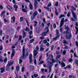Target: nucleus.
<instances>
[{
  "label": "nucleus",
  "instance_id": "obj_1",
  "mask_svg": "<svg viewBox=\"0 0 78 78\" xmlns=\"http://www.w3.org/2000/svg\"><path fill=\"white\" fill-rule=\"evenodd\" d=\"M64 18H63L60 21V23L59 27L60 28L59 29L61 33H62V29L61 27H62V26L64 25Z\"/></svg>",
  "mask_w": 78,
  "mask_h": 78
},
{
  "label": "nucleus",
  "instance_id": "obj_2",
  "mask_svg": "<svg viewBox=\"0 0 78 78\" xmlns=\"http://www.w3.org/2000/svg\"><path fill=\"white\" fill-rule=\"evenodd\" d=\"M36 50H34L33 52L34 54V58L36 57V56L37 54H38V51L39 49V48L38 47V46H37L35 48Z\"/></svg>",
  "mask_w": 78,
  "mask_h": 78
},
{
  "label": "nucleus",
  "instance_id": "obj_3",
  "mask_svg": "<svg viewBox=\"0 0 78 78\" xmlns=\"http://www.w3.org/2000/svg\"><path fill=\"white\" fill-rule=\"evenodd\" d=\"M13 63L14 62H13L9 63V61H8V63L6 67V70L7 71H9V67H10L12 64H13Z\"/></svg>",
  "mask_w": 78,
  "mask_h": 78
},
{
  "label": "nucleus",
  "instance_id": "obj_4",
  "mask_svg": "<svg viewBox=\"0 0 78 78\" xmlns=\"http://www.w3.org/2000/svg\"><path fill=\"white\" fill-rule=\"evenodd\" d=\"M66 38L67 39H70L72 38V34L71 33L68 32V33L66 35Z\"/></svg>",
  "mask_w": 78,
  "mask_h": 78
},
{
  "label": "nucleus",
  "instance_id": "obj_5",
  "mask_svg": "<svg viewBox=\"0 0 78 78\" xmlns=\"http://www.w3.org/2000/svg\"><path fill=\"white\" fill-rule=\"evenodd\" d=\"M71 12L72 13L73 16V17L75 19V20H77V17H76V14H75L74 12H73V11L72 9H71Z\"/></svg>",
  "mask_w": 78,
  "mask_h": 78
},
{
  "label": "nucleus",
  "instance_id": "obj_6",
  "mask_svg": "<svg viewBox=\"0 0 78 78\" xmlns=\"http://www.w3.org/2000/svg\"><path fill=\"white\" fill-rule=\"evenodd\" d=\"M51 56V57L52 58H51L50 60H51V61L52 62V63H55V62H56V60L53 59V55H49V57H50Z\"/></svg>",
  "mask_w": 78,
  "mask_h": 78
},
{
  "label": "nucleus",
  "instance_id": "obj_7",
  "mask_svg": "<svg viewBox=\"0 0 78 78\" xmlns=\"http://www.w3.org/2000/svg\"><path fill=\"white\" fill-rule=\"evenodd\" d=\"M34 4L35 9H36L37 7V5H38V3L37 2V0H34Z\"/></svg>",
  "mask_w": 78,
  "mask_h": 78
},
{
  "label": "nucleus",
  "instance_id": "obj_8",
  "mask_svg": "<svg viewBox=\"0 0 78 78\" xmlns=\"http://www.w3.org/2000/svg\"><path fill=\"white\" fill-rule=\"evenodd\" d=\"M75 25L76 26V27H75V28L76 30L75 34H77L78 33V27H78V23H77V22L76 23Z\"/></svg>",
  "mask_w": 78,
  "mask_h": 78
},
{
  "label": "nucleus",
  "instance_id": "obj_9",
  "mask_svg": "<svg viewBox=\"0 0 78 78\" xmlns=\"http://www.w3.org/2000/svg\"><path fill=\"white\" fill-rule=\"evenodd\" d=\"M5 66H4L2 68H0V70H1L0 73H3V72H5Z\"/></svg>",
  "mask_w": 78,
  "mask_h": 78
},
{
  "label": "nucleus",
  "instance_id": "obj_10",
  "mask_svg": "<svg viewBox=\"0 0 78 78\" xmlns=\"http://www.w3.org/2000/svg\"><path fill=\"white\" fill-rule=\"evenodd\" d=\"M13 7L14 8H15V11H16V12H17V8H18V6L16 5V3H15V4L14 5Z\"/></svg>",
  "mask_w": 78,
  "mask_h": 78
},
{
  "label": "nucleus",
  "instance_id": "obj_11",
  "mask_svg": "<svg viewBox=\"0 0 78 78\" xmlns=\"http://www.w3.org/2000/svg\"><path fill=\"white\" fill-rule=\"evenodd\" d=\"M29 60L30 62V63L33 61V60L32 59V54H30L29 55Z\"/></svg>",
  "mask_w": 78,
  "mask_h": 78
},
{
  "label": "nucleus",
  "instance_id": "obj_12",
  "mask_svg": "<svg viewBox=\"0 0 78 78\" xmlns=\"http://www.w3.org/2000/svg\"><path fill=\"white\" fill-rule=\"evenodd\" d=\"M42 46H43V44H41L40 45V50L41 51H44V48L42 47Z\"/></svg>",
  "mask_w": 78,
  "mask_h": 78
},
{
  "label": "nucleus",
  "instance_id": "obj_13",
  "mask_svg": "<svg viewBox=\"0 0 78 78\" xmlns=\"http://www.w3.org/2000/svg\"><path fill=\"white\" fill-rule=\"evenodd\" d=\"M12 53L11 54V58H12V57L14 56V53H15V51H14V49H12Z\"/></svg>",
  "mask_w": 78,
  "mask_h": 78
},
{
  "label": "nucleus",
  "instance_id": "obj_14",
  "mask_svg": "<svg viewBox=\"0 0 78 78\" xmlns=\"http://www.w3.org/2000/svg\"><path fill=\"white\" fill-rule=\"evenodd\" d=\"M40 31V29L39 28H36L35 29V31L37 33H39V31Z\"/></svg>",
  "mask_w": 78,
  "mask_h": 78
},
{
  "label": "nucleus",
  "instance_id": "obj_15",
  "mask_svg": "<svg viewBox=\"0 0 78 78\" xmlns=\"http://www.w3.org/2000/svg\"><path fill=\"white\" fill-rule=\"evenodd\" d=\"M22 33L23 34V38H24L26 36V33L24 30H22Z\"/></svg>",
  "mask_w": 78,
  "mask_h": 78
},
{
  "label": "nucleus",
  "instance_id": "obj_16",
  "mask_svg": "<svg viewBox=\"0 0 78 78\" xmlns=\"http://www.w3.org/2000/svg\"><path fill=\"white\" fill-rule=\"evenodd\" d=\"M30 5H29V8H30V10H33V5L31 3V2H30Z\"/></svg>",
  "mask_w": 78,
  "mask_h": 78
},
{
  "label": "nucleus",
  "instance_id": "obj_17",
  "mask_svg": "<svg viewBox=\"0 0 78 78\" xmlns=\"http://www.w3.org/2000/svg\"><path fill=\"white\" fill-rule=\"evenodd\" d=\"M23 55L21 56V57L20 58L22 59H23L25 58L24 57L25 56V52H22Z\"/></svg>",
  "mask_w": 78,
  "mask_h": 78
},
{
  "label": "nucleus",
  "instance_id": "obj_18",
  "mask_svg": "<svg viewBox=\"0 0 78 78\" xmlns=\"http://www.w3.org/2000/svg\"><path fill=\"white\" fill-rule=\"evenodd\" d=\"M25 21L27 24V27H29V26H30V25L29 24V22H28V20H27V18L25 19Z\"/></svg>",
  "mask_w": 78,
  "mask_h": 78
},
{
  "label": "nucleus",
  "instance_id": "obj_19",
  "mask_svg": "<svg viewBox=\"0 0 78 78\" xmlns=\"http://www.w3.org/2000/svg\"><path fill=\"white\" fill-rule=\"evenodd\" d=\"M37 14H38V12L37 11H35L33 14V16L35 17V16L37 15Z\"/></svg>",
  "mask_w": 78,
  "mask_h": 78
},
{
  "label": "nucleus",
  "instance_id": "obj_20",
  "mask_svg": "<svg viewBox=\"0 0 78 78\" xmlns=\"http://www.w3.org/2000/svg\"><path fill=\"white\" fill-rule=\"evenodd\" d=\"M56 36H59V31L58 30V29H56Z\"/></svg>",
  "mask_w": 78,
  "mask_h": 78
},
{
  "label": "nucleus",
  "instance_id": "obj_21",
  "mask_svg": "<svg viewBox=\"0 0 78 78\" xmlns=\"http://www.w3.org/2000/svg\"><path fill=\"white\" fill-rule=\"evenodd\" d=\"M24 31H30V28H28V27H26L25 28V29L24 30Z\"/></svg>",
  "mask_w": 78,
  "mask_h": 78
},
{
  "label": "nucleus",
  "instance_id": "obj_22",
  "mask_svg": "<svg viewBox=\"0 0 78 78\" xmlns=\"http://www.w3.org/2000/svg\"><path fill=\"white\" fill-rule=\"evenodd\" d=\"M11 20H13V22H15V17L14 16L12 17Z\"/></svg>",
  "mask_w": 78,
  "mask_h": 78
},
{
  "label": "nucleus",
  "instance_id": "obj_23",
  "mask_svg": "<svg viewBox=\"0 0 78 78\" xmlns=\"http://www.w3.org/2000/svg\"><path fill=\"white\" fill-rule=\"evenodd\" d=\"M8 9H9L10 11H12V8L10 6H7Z\"/></svg>",
  "mask_w": 78,
  "mask_h": 78
},
{
  "label": "nucleus",
  "instance_id": "obj_24",
  "mask_svg": "<svg viewBox=\"0 0 78 78\" xmlns=\"http://www.w3.org/2000/svg\"><path fill=\"white\" fill-rule=\"evenodd\" d=\"M47 32H44L42 33V36H46V34H47Z\"/></svg>",
  "mask_w": 78,
  "mask_h": 78
},
{
  "label": "nucleus",
  "instance_id": "obj_25",
  "mask_svg": "<svg viewBox=\"0 0 78 78\" xmlns=\"http://www.w3.org/2000/svg\"><path fill=\"white\" fill-rule=\"evenodd\" d=\"M22 9L23 12H28V11L27 10L25 9Z\"/></svg>",
  "mask_w": 78,
  "mask_h": 78
},
{
  "label": "nucleus",
  "instance_id": "obj_26",
  "mask_svg": "<svg viewBox=\"0 0 78 78\" xmlns=\"http://www.w3.org/2000/svg\"><path fill=\"white\" fill-rule=\"evenodd\" d=\"M61 65H62V66L63 67H65L66 66V64L64 63H63V62H62L61 63Z\"/></svg>",
  "mask_w": 78,
  "mask_h": 78
},
{
  "label": "nucleus",
  "instance_id": "obj_27",
  "mask_svg": "<svg viewBox=\"0 0 78 78\" xmlns=\"http://www.w3.org/2000/svg\"><path fill=\"white\" fill-rule=\"evenodd\" d=\"M45 30H47L46 31H47V33H48V31H49V30L48 29V27H47L45 29Z\"/></svg>",
  "mask_w": 78,
  "mask_h": 78
},
{
  "label": "nucleus",
  "instance_id": "obj_28",
  "mask_svg": "<svg viewBox=\"0 0 78 78\" xmlns=\"http://www.w3.org/2000/svg\"><path fill=\"white\" fill-rule=\"evenodd\" d=\"M0 62H3V60L2 59V57L1 55H0Z\"/></svg>",
  "mask_w": 78,
  "mask_h": 78
},
{
  "label": "nucleus",
  "instance_id": "obj_29",
  "mask_svg": "<svg viewBox=\"0 0 78 78\" xmlns=\"http://www.w3.org/2000/svg\"><path fill=\"white\" fill-rule=\"evenodd\" d=\"M75 63L77 65H78V59H76L75 61Z\"/></svg>",
  "mask_w": 78,
  "mask_h": 78
},
{
  "label": "nucleus",
  "instance_id": "obj_30",
  "mask_svg": "<svg viewBox=\"0 0 78 78\" xmlns=\"http://www.w3.org/2000/svg\"><path fill=\"white\" fill-rule=\"evenodd\" d=\"M49 4L47 6V7H48V8H49V6H51V3L50 2H49Z\"/></svg>",
  "mask_w": 78,
  "mask_h": 78
},
{
  "label": "nucleus",
  "instance_id": "obj_31",
  "mask_svg": "<svg viewBox=\"0 0 78 78\" xmlns=\"http://www.w3.org/2000/svg\"><path fill=\"white\" fill-rule=\"evenodd\" d=\"M70 14H71V12H69L67 14V17H70Z\"/></svg>",
  "mask_w": 78,
  "mask_h": 78
},
{
  "label": "nucleus",
  "instance_id": "obj_32",
  "mask_svg": "<svg viewBox=\"0 0 78 78\" xmlns=\"http://www.w3.org/2000/svg\"><path fill=\"white\" fill-rule=\"evenodd\" d=\"M59 37V36L58 35V36H56V37L53 38V40H56L57 38H58Z\"/></svg>",
  "mask_w": 78,
  "mask_h": 78
},
{
  "label": "nucleus",
  "instance_id": "obj_33",
  "mask_svg": "<svg viewBox=\"0 0 78 78\" xmlns=\"http://www.w3.org/2000/svg\"><path fill=\"white\" fill-rule=\"evenodd\" d=\"M62 17H65V15H61L60 16H59V19H61V18H62Z\"/></svg>",
  "mask_w": 78,
  "mask_h": 78
},
{
  "label": "nucleus",
  "instance_id": "obj_34",
  "mask_svg": "<svg viewBox=\"0 0 78 78\" xmlns=\"http://www.w3.org/2000/svg\"><path fill=\"white\" fill-rule=\"evenodd\" d=\"M74 57H75V58H78V56L77 55H76V52H74Z\"/></svg>",
  "mask_w": 78,
  "mask_h": 78
},
{
  "label": "nucleus",
  "instance_id": "obj_35",
  "mask_svg": "<svg viewBox=\"0 0 78 78\" xmlns=\"http://www.w3.org/2000/svg\"><path fill=\"white\" fill-rule=\"evenodd\" d=\"M65 30H67V31L68 32V31H69V27H65Z\"/></svg>",
  "mask_w": 78,
  "mask_h": 78
},
{
  "label": "nucleus",
  "instance_id": "obj_36",
  "mask_svg": "<svg viewBox=\"0 0 78 78\" xmlns=\"http://www.w3.org/2000/svg\"><path fill=\"white\" fill-rule=\"evenodd\" d=\"M68 61L69 62H72V61H73V59L71 58H70L68 60Z\"/></svg>",
  "mask_w": 78,
  "mask_h": 78
},
{
  "label": "nucleus",
  "instance_id": "obj_37",
  "mask_svg": "<svg viewBox=\"0 0 78 78\" xmlns=\"http://www.w3.org/2000/svg\"><path fill=\"white\" fill-rule=\"evenodd\" d=\"M34 41V39H33L30 40V43H33Z\"/></svg>",
  "mask_w": 78,
  "mask_h": 78
},
{
  "label": "nucleus",
  "instance_id": "obj_38",
  "mask_svg": "<svg viewBox=\"0 0 78 78\" xmlns=\"http://www.w3.org/2000/svg\"><path fill=\"white\" fill-rule=\"evenodd\" d=\"M23 20V17H20V22H22Z\"/></svg>",
  "mask_w": 78,
  "mask_h": 78
},
{
  "label": "nucleus",
  "instance_id": "obj_39",
  "mask_svg": "<svg viewBox=\"0 0 78 78\" xmlns=\"http://www.w3.org/2000/svg\"><path fill=\"white\" fill-rule=\"evenodd\" d=\"M66 51L65 50L63 51V55H66Z\"/></svg>",
  "mask_w": 78,
  "mask_h": 78
},
{
  "label": "nucleus",
  "instance_id": "obj_40",
  "mask_svg": "<svg viewBox=\"0 0 78 78\" xmlns=\"http://www.w3.org/2000/svg\"><path fill=\"white\" fill-rule=\"evenodd\" d=\"M69 32H68L67 31H64V32L63 33V34H66L69 33Z\"/></svg>",
  "mask_w": 78,
  "mask_h": 78
},
{
  "label": "nucleus",
  "instance_id": "obj_41",
  "mask_svg": "<svg viewBox=\"0 0 78 78\" xmlns=\"http://www.w3.org/2000/svg\"><path fill=\"white\" fill-rule=\"evenodd\" d=\"M53 27L54 28V29H55V28H56V24L55 23H54L53 24Z\"/></svg>",
  "mask_w": 78,
  "mask_h": 78
},
{
  "label": "nucleus",
  "instance_id": "obj_42",
  "mask_svg": "<svg viewBox=\"0 0 78 78\" xmlns=\"http://www.w3.org/2000/svg\"><path fill=\"white\" fill-rule=\"evenodd\" d=\"M22 59L21 58H20L19 59V63L20 64H21V62H22Z\"/></svg>",
  "mask_w": 78,
  "mask_h": 78
},
{
  "label": "nucleus",
  "instance_id": "obj_43",
  "mask_svg": "<svg viewBox=\"0 0 78 78\" xmlns=\"http://www.w3.org/2000/svg\"><path fill=\"white\" fill-rule=\"evenodd\" d=\"M7 59H8V58H5V59H4L3 61L5 63V62H6L7 61Z\"/></svg>",
  "mask_w": 78,
  "mask_h": 78
},
{
  "label": "nucleus",
  "instance_id": "obj_44",
  "mask_svg": "<svg viewBox=\"0 0 78 78\" xmlns=\"http://www.w3.org/2000/svg\"><path fill=\"white\" fill-rule=\"evenodd\" d=\"M21 70V72H24V70H25V68H24V67L22 66Z\"/></svg>",
  "mask_w": 78,
  "mask_h": 78
},
{
  "label": "nucleus",
  "instance_id": "obj_45",
  "mask_svg": "<svg viewBox=\"0 0 78 78\" xmlns=\"http://www.w3.org/2000/svg\"><path fill=\"white\" fill-rule=\"evenodd\" d=\"M44 37L43 36H42L39 37V39H42V40L43 39H44Z\"/></svg>",
  "mask_w": 78,
  "mask_h": 78
},
{
  "label": "nucleus",
  "instance_id": "obj_46",
  "mask_svg": "<svg viewBox=\"0 0 78 78\" xmlns=\"http://www.w3.org/2000/svg\"><path fill=\"white\" fill-rule=\"evenodd\" d=\"M43 43H44V44H46V43H47V41L46 40H44L43 41Z\"/></svg>",
  "mask_w": 78,
  "mask_h": 78
},
{
  "label": "nucleus",
  "instance_id": "obj_47",
  "mask_svg": "<svg viewBox=\"0 0 78 78\" xmlns=\"http://www.w3.org/2000/svg\"><path fill=\"white\" fill-rule=\"evenodd\" d=\"M4 22H8V21L5 18H4Z\"/></svg>",
  "mask_w": 78,
  "mask_h": 78
},
{
  "label": "nucleus",
  "instance_id": "obj_48",
  "mask_svg": "<svg viewBox=\"0 0 78 78\" xmlns=\"http://www.w3.org/2000/svg\"><path fill=\"white\" fill-rule=\"evenodd\" d=\"M34 58L35 59H34V64L35 65H36V64H37V63H36V59H35V57H34Z\"/></svg>",
  "mask_w": 78,
  "mask_h": 78
},
{
  "label": "nucleus",
  "instance_id": "obj_49",
  "mask_svg": "<svg viewBox=\"0 0 78 78\" xmlns=\"http://www.w3.org/2000/svg\"><path fill=\"white\" fill-rule=\"evenodd\" d=\"M32 33H33V31H30H30H28V34H32Z\"/></svg>",
  "mask_w": 78,
  "mask_h": 78
},
{
  "label": "nucleus",
  "instance_id": "obj_50",
  "mask_svg": "<svg viewBox=\"0 0 78 78\" xmlns=\"http://www.w3.org/2000/svg\"><path fill=\"white\" fill-rule=\"evenodd\" d=\"M38 76V75H37V74H34V76L35 78H36Z\"/></svg>",
  "mask_w": 78,
  "mask_h": 78
},
{
  "label": "nucleus",
  "instance_id": "obj_51",
  "mask_svg": "<svg viewBox=\"0 0 78 78\" xmlns=\"http://www.w3.org/2000/svg\"><path fill=\"white\" fill-rule=\"evenodd\" d=\"M54 48V46L52 45L51 46V51H53V50Z\"/></svg>",
  "mask_w": 78,
  "mask_h": 78
},
{
  "label": "nucleus",
  "instance_id": "obj_52",
  "mask_svg": "<svg viewBox=\"0 0 78 78\" xmlns=\"http://www.w3.org/2000/svg\"><path fill=\"white\" fill-rule=\"evenodd\" d=\"M44 8H45V9H47L48 11H49V8L48 7H44Z\"/></svg>",
  "mask_w": 78,
  "mask_h": 78
},
{
  "label": "nucleus",
  "instance_id": "obj_53",
  "mask_svg": "<svg viewBox=\"0 0 78 78\" xmlns=\"http://www.w3.org/2000/svg\"><path fill=\"white\" fill-rule=\"evenodd\" d=\"M22 52L25 53V46H23V49Z\"/></svg>",
  "mask_w": 78,
  "mask_h": 78
},
{
  "label": "nucleus",
  "instance_id": "obj_54",
  "mask_svg": "<svg viewBox=\"0 0 78 78\" xmlns=\"http://www.w3.org/2000/svg\"><path fill=\"white\" fill-rule=\"evenodd\" d=\"M3 49V46H2V45H1L0 46V50H2Z\"/></svg>",
  "mask_w": 78,
  "mask_h": 78
},
{
  "label": "nucleus",
  "instance_id": "obj_55",
  "mask_svg": "<svg viewBox=\"0 0 78 78\" xmlns=\"http://www.w3.org/2000/svg\"><path fill=\"white\" fill-rule=\"evenodd\" d=\"M5 11H3L1 13V15L2 16H3L4 14H5Z\"/></svg>",
  "mask_w": 78,
  "mask_h": 78
},
{
  "label": "nucleus",
  "instance_id": "obj_56",
  "mask_svg": "<svg viewBox=\"0 0 78 78\" xmlns=\"http://www.w3.org/2000/svg\"><path fill=\"white\" fill-rule=\"evenodd\" d=\"M38 12H39V13H41L42 12V10L40 9H38Z\"/></svg>",
  "mask_w": 78,
  "mask_h": 78
},
{
  "label": "nucleus",
  "instance_id": "obj_57",
  "mask_svg": "<svg viewBox=\"0 0 78 78\" xmlns=\"http://www.w3.org/2000/svg\"><path fill=\"white\" fill-rule=\"evenodd\" d=\"M35 17V16H33V17H32V16L31 17V21H32V20H33V19H34V18Z\"/></svg>",
  "mask_w": 78,
  "mask_h": 78
},
{
  "label": "nucleus",
  "instance_id": "obj_58",
  "mask_svg": "<svg viewBox=\"0 0 78 78\" xmlns=\"http://www.w3.org/2000/svg\"><path fill=\"white\" fill-rule=\"evenodd\" d=\"M58 5V2H56L55 4V6H57Z\"/></svg>",
  "mask_w": 78,
  "mask_h": 78
},
{
  "label": "nucleus",
  "instance_id": "obj_59",
  "mask_svg": "<svg viewBox=\"0 0 78 78\" xmlns=\"http://www.w3.org/2000/svg\"><path fill=\"white\" fill-rule=\"evenodd\" d=\"M16 70L17 72H18L19 71V67L18 66L16 67Z\"/></svg>",
  "mask_w": 78,
  "mask_h": 78
},
{
  "label": "nucleus",
  "instance_id": "obj_60",
  "mask_svg": "<svg viewBox=\"0 0 78 78\" xmlns=\"http://www.w3.org/2000/svg\"><path fill=\"white\" fill-rule=\"evenodd\" d=\"M11 48L12 49H13V48H16V47L12 45Z\"/></svg>",
  "mask_w": 78,
  "mask_h": 78
},
{
  "label": "nucleus",
  "instance_id": "obj_61",
  "mask_svg": "<svg viewBox=\"0 0 78 78\" xmlns=\"http://www.w3.org/2000/svg\"><path fill=\"white\" fill-rule=\"evenodd\" d=\"M44 61H41L40 62V64H43Z\"/></svg>",
  "mask_w": 78,
  "mask_h": 78
},
{
  "label": "nucleus",
  "instance_id": "obj_62",
  "mask_svg": "<svg viewBox=\"0 0 78 78\" xmlns=\"http://www.w3.org/2000/svg\"><path fill=\"white\" fill-rule=\"evenodd\" d=\"M76 46L77 47V48H78V41H76Z\"/></svg>",
  "mask_w": 78,
  "mask_h": 78
},
{
  "label": "nucleus",
  "instance_id": "obj_63",
  "mask_svg": "<svg viewBox=\"0 0 78 78\" xmlns=\"http://www.w3.org/2000/svg\"><path fill=\"white\" fill-rule=\"evenodd\" d=\"M64 48L65 49H68L69 47L67 46H65Z\"/></svg>",
  "mask_w": 78,
  "mask_h": 78
},
{
  "label": "nucleus",
  "instance_id": "obj_64",
  "mask_svg": "<svg viewBox=\"0 0 78 78\" xmlns=\"http://www.w3.org/2000/svg\"><path fill=\"white\" fill-rule=\"evenodd\" d=\"M45 78V76H44V75L42 76H41V78Z\"/></svg>",
  "mask_w": 78,
  "mask_h": 78
}]
</instances>
